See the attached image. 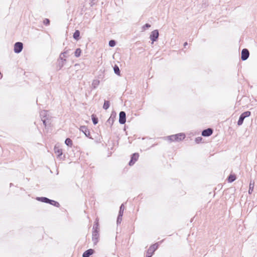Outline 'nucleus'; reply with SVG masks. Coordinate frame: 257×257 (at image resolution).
Returning a JSON list of instances; mask_svg holds the SVG:
<instances>
[{
  "mask_svg": "<svg viewBox=\"0 0 257 257\" xmlns=\"http://www.w3.org/2000/svg\"><path fill=\"white\" fill-rule=\"evenodd\" d=\"M159 246V243H156L150 246L148 249L146 257H152L154 252L157 249Z\"/></svg>",
  "mask_w": 257,
  "mask_h": 257,
  "instance_id": "1",
  "label": "nucleus"
},
{
  "mask_svg": "<svg viewBox=\"0 0 257 257\" xmlns=\"http://www.w3.org/2000/svg\"><path fill=\"white\" fill-rule=\"evenodd\" d=\"M251 115V112L249 111H246L240 114L239 116L238 120L237 121V125H241L242 124L243 122L244 119L247 117Z\"/></svg>",
  "mask_w": 257,
  "mask_h": 257,
  "instance_id": "2",
  "label": "nucleus"
},
{
  "mask_svg": "<svg viewBox=\"0 0 257 257\" xmlns=\"http://www.w3.org/2000/svg\"><path fill=\"white\" fill-rule=\"evenodd\" d=\"M159 36V31L158 30H155L153 31L151 35L150 36V38L151 40L152 41V44H153V43L158 39Z\"/></svg>",
  "mask_w": 257,
  "mask_h": 257,
  "instance_id": "3",
  "label": "nucleus"
},
{
  "mask_svg": "<svg viewBox=\"0 0 257 257\" xmlns=\"http://www.w3.org/2000/svg\"><path fill=\"white\" fill-rule=\"evenodd\" d=\"M23 48V44L22 42H16L14 45V51L16 53H20L22 52Z\"/></svg>",
  "mask_w": 257,
  "mask_h": 257,
  "instance_id": "4",
  "label": "nucleus"
},
{
  "mask_svg": "<svg viewBox=\"0 0 257 257\" xmlns=\"http://www.w3.org/2000/svg\"><path fill=\"white\" fill-rule=\"evenodd\" d=\"M126 122V113L123 111H121L119 113V123L123 124Z\"/></svg>",
  "mask_w": 257,
  "mask_h": 257,
  "instance_id": "5",
  "label": "nucleus"
},
{
  "mask_svg": "<svg viewBox=\"0 0 257 257\" xmlns=\"http://www.w3.org/2000/svg\"><path fill=\"white\" fill-rule=\"evenodd\" d=\"M249 52L248 49L244 48L243 49L241 53V59L242 61L247 60L249 57Z\"/></svg>",
  "mask_w": 257,
  "mask_h": 257,
  "instance_id": "6",
  "label": "nucleus"
},
{
  "mask_svg": "<svg viewBox=\"0 0 257 257\" xmlns=\"http://www.w3.org/2000/svg\"><path fill=\"white\" fill-rule=\"evenodd\" d=\"M139 157V155L138 153H135L132 154L131 160L128 163V165L130 166H133L135 163V162L138 160Z\"/></svg>",
  "mask_w": 257,
  "mask_h": 257,
  "instance_id": "7",
  "label": "nucleus"
},
{
  "mask_svg": "<svg viewBox=\"0 0 257 257\" xmlns=\"http://www.w3.org/2000/svg\"><path fill=\"white\" fill-rule=\"evenodd\" d=\"M59 63L58 65V67H59V70H60L64 65L65 63L66 62V59L63 56L60 55L59 57Z\"/></svg>",
  "mask_w": 257,
  "mask_h": 257,
  "instance_id": "8",
  "label": "nucleus"
},
{
  "mask_svg": "<svg viewBox=\"0 0 257 257\" xmlns=\"http://www.w3.org/2000/svg\"><path fill=\"white\" fill-rule=\"evenodd\" d=\"M80 131L83 132L86 137L91 138L90 132L86 126H81Z\"/></svg>",
  "mask_w": 257,
  "mask_h": 257,
  "instance_id": "9",
  "label": "nucleus"
},
{
  "mask_svg": "<svg viewBox=\"0 0 257 257\" xmlns=\"http://www.w3.org/2000/svg\"><path fill=\"white\" fill-rule=\"evenodd\" d=\"M213 129L211 128H208L207 129L204 130L202 132V136L203 137H209L210 136L212 133H213Z\"/></svg>",
  "mask_w": 257,
  "mask_h": 257,
  "instance_id": "10",
  "label": "nucleus"
},
{
  "mask_svg": "<svg viewBox=\"0 0 257 257\" xmlns=\"http://www.w3.org/2000/svg\"><path fill=\"white\" fill-rule=\"evenodd\" d=\"M99 237L98 230H93L92 231V240L94 244L98 242Z\"/></svg>",
  "mask_w": 257,
  "mask_h": 257,
  "instance_id": "11",
  "label": "nucleus"
},
{
  "mask_svg": "<svg viewBox=\"0 0 257 257\" xmlns=\"http://www.w3.org/2000/svg\"><path fill=\"white\" fill-rule=\"evenodd\" d=\"M71 50L70 49H67V47L65 48L64 51L61 52L60 55L63 56L64 58H67L70 56V52Z\"/></svg>",
  "mask_w": 257,
  "mask_h": 257,
  "instance_id": "12",
  "label": "nucleus"
},
{
  "mask_svg": "<svg viewBox=\"0 0 257 257\" xmlns=\"http://www.w3.org/2000/svg\"><path fill=\"white\" fill-rule=\"evenodd\" d=\"M116 114H113V112L111 114L109 118L107 120L106 123L110 124L111 126L113 124V123L114 121V118L115 117Z\"/></svg>",
  "mask_w": 257,
  "mask_h": 257,
  "instance_id": "13",
  "label": "nucleus"
},
{
  "mask_svg": "<svg viewBox=\"0 0 257 257\" xmlns=\"http://www.w3.org/2000/svg\"><path fill=\"white\" fill-rule=\"evenodd\" d=\"M36 199L39 201L48 204H49V202L51 201V199L45 197H38Z\"/></svg>",
  "mask_w": 257,
  "mask_h": 257,
  "instance_id": "14",
  "label": "nucleus"
},
{
  "mask_svg": "<svg viewBox=\"0 0 257 257\" xmlns=\"http://www.w3.org/2000/svg\"><path fill=\"white\" fill-rule=\"evenodd\" d=\"M94 251L93 249H88L85 251L83 254V257H89L90 255H92L94 253Z\"/></svg>",
  "mask_w": 257,
  "mask_h": 257,
  "instance_id": "15",
  "label": "nucleus"
},
{
  "mask_svg": "<svg viewBox=\"0 0 257 257\" xmlns=\"http://www.w3.org/2000/svg\"><path fill=\"white\" fill-rule=\"evenodd\" d=\"M175 136H176V137H175L176 138V142H179L181 140H183L185 138V135L183 133L177 134L175 135Z\"/></svg>",
  "mask_w": 257,
  "mask_h": 257,
  "instance_id": "16",
  "label": "nucleus"
},
{
  "mask_svg": "<svg viewBox=\"0 0 257 257\" xmlns=\"http://www.w3.org/2000/svg\"><path fill=\"white\" fill-rule=\"evenodd\" d=\"M236 176L234 174H230L227 178V181L229 183H232L236 180Z\"/></svg>",
  "mask_w": 257,
  "mask_h": 257,
  "instance_id": "17",
  "label": "nucleus"
},
{
  "mask_svg": "<svg viewBox=\"0 0 257 257\" xmlns=\"http://www.w3.org/2000/svg\"><path fill=\"white\" fill-rule=\"evenodd\" d=\"M80 31L79 30H76L73 33V37L76 40H78L80 39Z\"/></svg>",
  "mask_w": 257,
  "mask_h": 257,
  "instance_id": "18",
  "label": "nucleus"
},
{
  "mask_svg": "<svg viewBox=\"0 0 257 257\" xmlns=\"http://www.w3.org/2000/svg\"><path fill=\"white\" fill-rule=\"evenodd\" d=\"M55 153L57 155L58 157H59L62 155V151L58 147H55L54 148Z\"/></svg>",
  "mask_w": 257,
  "mask_h": 257,
  "instance_id": "19",
  "label": "nucleus"
},
{
  "mask_svg": "<svg viewBox=\"0 0 257 257\" xmlns=\"http://www.w3.org/2000/svg\"><path fill=\"white\" fill-rule=\"evenodd\" d=\"M42 121L45 127L51 124L50 119H48V117L45 119L42 118Z\"/></svg>",
  "mask_w": 257,
  "mask_h": 257,
  "instance_id": "20",
  "label": "nucleus"
},
{
  "mask_svg": "<svg viewBox=\"0 0 257 257\" xmlns=\"http://www.w3.org/2000/svg\"><path fill=\"white\" fill-rule=\"evenodd\" d=\"M65 144L68 147H72L73 145L72 141L70 138H67L65 141Z\"/></svg>",
  "mask_w": 257,
  "mask_h": 257,
  "instance_id": "21",
  "label": "nucleus"
},
{
  "mask_svg": "<svg viewBox=\"0 0 257 257\" xmlns=\"http://www.w3.org/2000/svg\"><path fill=\"white\" fill-rule=\"evenodd\" d=\"M100 81L98 79H95L93 81L92 86L93 88H96L99 84Z\"/></svg>",
  "mask_w": 257,
  "mask_h": 257,
  "instance_id": "22",
  "label": "nucleus"
},
{
  "mask_svg": "<svg viewBox=\"0 0 257 257\" xmlns=\"http://www.w3.org/2000/svg\"><path fill=\"white\" fill-rule=\"evenodd\" d=\"M47 111L46 110H42L40 113V115L42 118L45 119L47 118Z\"/></svg>",
  "mask_w": 257,
  "mask_h": 257,
  "instance_id": "23",
  "label": "nucleus"
},
{
  "mask_svg": "<svg viewBox=\"0 0 257 257\" xmlns=\"http://www.w3.org/2000/svg\"><path fill=\"white\" fill-rule=\"evenodd\" d=\"M110 106L109 101L108 100H104V104L103 105V108L105 110H107Z\"/></svg>",
  "mask_w": 257,
  "mask_h": 257,
  "instance_id": "24",
  "label": "nucleus"
},
{
  "mask_svg": "<svg viewBox=\"0 0 257 257\" xmlns=\"http://www.w3.org/2000/svg\"><path fill=\"white\" fill-rule=\"evenodd\" d=\"M114 72L117 75H120V71L117 65H115L113 67Z\"/></svg>",
  "mask_w": 257,
  "mask_h": 257,
  "instance_id": "25",
  "label": "nucleus"
},
{
  "mask_svg": "<svg viewBox=\"0 0 257 257\" xmlns=\"http://www.w3.org/2000/svg\"><path fill=\"white\" fill-rule=\"evenodd\" d=\"M49 204L57 207H60V204L59 202L51 199V201L49 202Z\"/></svg>",
  "mask_w": 257,
  "mask_h": 257,
  "instance_id": "26",
  "label": "nucleus"
},
{
  "mask_svg": "<svg viewBox=\"0 0 257 257\" xmlns=\"http://www.w3.org/2000/svg\"><path fill=\"white\" fill-rule=\"evenodd\" d=\"M91 117H92V120L93 124H96L98 122V118L94 114H92L91 115Z\"/></svg>",
  "mask_w": 257,
  "mask_h": 257,
  "instance_id": "27",
  "label": "nucleus"
},
{
  "mask_svg": "<svg viewBox=\"0 0 257 257\" xmlns=\"http://www.w3.org/2000/svg\"><path fill=\"white\" fill-rule=\"evenodd\" d=\"M81 53V50L80 48H77L76 49L74 55L76 57H79Z\"/></svg>",
  "mask_w": 257,
  "mask_h": 257,
  "instance_id": "28",
  "label": "nucleus"
},
{
  "mask_svg": "<svg viewBox=\"0 0 257 257\" xmlns=\"http://www.w3.org/2000/svg\"><path fill=\"white\" fill-rule=\"evenodd\" d=\"M253 188H254V183H251V182H250L249 183V190H248L249 194H251V193L253 191Z\"/></svg>",
  "mask_w": 257,
  "mask_h": 257,
  "instance_id": "29",
  "label": "nucleus"
},
{
  "mask_svg": "<svg viewBox=\"0 0 257 257\" xmlns=\"http://www.w3.org/2000/svg\"><path fill=\"white\" fill-rule=\"evenodd\" d=\"M124 209V205H123V204H122L119 207L118 214H120V215H123Z\"/></svg>",
  "mask_w": 257,
  "mask_h": 257,
  "instance_id": "30",
  "label": "nucleus"
},
{
  "mask_svg": "<svg viewBox=\"0 0 257 257\" xmlns=\"http://www.w3.org/2000/svg\"><path fill=\"white\" fill-rule=\"evenodd\" d=\"M176 136L175 135H171L168 137V139L171 142L176 141V138H175Z\"/></svg>",
  "mask_w": 257,
  "mask_h": 257,
  "instance_id": "31",
  "label": "nucleus"
},
{
  "mask_svg": "<svg viewBox=\"0 0 257 257\" xmlns=\"http://www.w3.org/2000/svg\"><path fill=\"white\" fill-rule=\"evenodd\" d=\"M109 46L111 47H113L116 45V41L114 40H111L109 41Z\"/></svg>",
  "mask_w": 257,
  "mask_h": 257,
  "instance_id": "32",
  "label": "nucleus"
},
{
  "mask_svg": "<svg viewBox=\"0 0 257 257\" xmlns=\"http://www.w3.org/2000/svg\"><path fill=\"white\" fill-rule=\"evenodd\" d=\"M122 215H120V214L118 215L117 218V220H116V223H117V225L121 223V222L122 221Z\"/></svg>",
  "mask_w": 257,
  "mask_h": 257,
  "instance_id": "33",
  "label": "nucleus"
},
{
  "mask_svg": "<svg viewBox=\"0 0 257 257\" xmlns=\"http://www.w3.org/2000/svg\"><path fill=\"white\" fill-rule=\"evenodd\" d=\"M98 226H99L98 222V221H96L94 222V224L93 225V230H98Z\"/></svg>",
  "mask_w": 257,
  "mask_h": 257,
  "instance_id": "34",
  "label": "nucleus"
},
{
  "mask_svg": "<svg viewBox=\"0 0 257 257\" xmlns=\"http://www.w3.org/2000/svg\"><path fill=\"white\" fill-rule=\"evenodd\" d=\"M151 27V25L149 24H146L142 27V31H145L146 29H149Z\"/></svg>",
  "mask_w": 257,
  "mask_h": 257,
  "instance_id": "35",
  "label": "nucleus"
},
{
  "mask_svg": "<svg viewBox=\"0 0 257 257\" xmlns=\"http://www.w3.org/2000/svg\"><path fill=\"white\" fill-rule=\"evenodd\" d=\"M50 21L48 19H45L43 21V24L46 26H48L50 25Z\"/></svg>",
  "mask_w": 257,
  "mask_h": 257,
  "instance_id": "36",
  "label": "nucleus"
},
{
  "mask_svg": "<svg viewBox=\"0 0 257 257\" xmlns=\"http://www.w3.org/2000/svg\"><path fill=\"white\" fill-rule=\"evenodd\" d=\"M202 138L201 137H198L196 138L195 141L197 143H199L201 140Z\"/></svg>",
  "mask_w": 257,
  "mask_h": 257,
  "instance_id": "37",
  "label": "nucleus"
},
{
  "mask_svg": "<svg viewBox=\"0 0 257 257\" xmlns=\"http://www.w3.org/2000/svg\"><path fill=\"white\" fill-rule=\"evenodd\" d=\"M187 45H188L187 42H185V43L184 44V46L185 47Z\"/></svg>",
  "mask_w": 257,
  "mask_h": 257,
  "instance_id": "38",
  "label": "nucleus"
}]
</instances>
